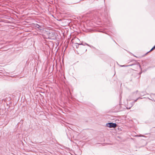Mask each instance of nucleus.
<instances>
[{"instance_id": "nucleus-15", "label": "nucleus", "mask_w": 155, "mask_h": 155, "mask_svg": "<svg viewBox=\"0 0 155 155\" xmlns=\"http://www.w3.org/2000/svg\"><path fill=\"white\" fill-rule=\"evenodd\" d=\"M81 44H79L78 45H81Z\"/></svg>"}, {"instance_id": "nucleus-10", "label": "nucleus", "mask_w": 155, "mask_h": 155, "mask_svg": "<svg viewBox=\"0 0 155 155\" xmlns=\"http://www.w3.org/2000/svg\"><path fill=\"white\" fill-rule=\"evenodd\" d=\"M64 59H62V61L63 62V61H64Z\"/></svg>"}, {"instance_id": "nucleus-5", "label": "nucleus", "mask_w": 155, "mask_h": 155, "mask_svg": "<svg viewBox=\"0 0 155 155\" xmlns=\"http://www.w3.org/2000/svg\"><path fill=\"white\" fill-rule=\"evenodd\" d=\"M136 137H144L143 136V135H136Z\"/></svg>"}, {"instance_id": "nucleus-6", "label": "nucleus", "mask_w": 155, "mask_h": 155, "mask_svg": "<svg viewBox=\"0 0 155 155\" xmlns=\"http://www.w3.org/2000/svg\"><path fill=\"white\" fill-rule=\"evenodd\" d=\"M154 49V48H153H153H152L151 49V50H150V51H149L148 52H149L150 51H152V50H153V49ZM148 53V52H147V53H146V54H147Z\"/></svg>"}, {"instance_id": "nucleus-12", "label": "nucleus", "mask_w": 155, "mask_h": 155, "mask_svg": "<svg viewBox=\"0 0 155 155\" xmlns=\"http://www.w3.org/2000/svg\"><path fill=\"white\" fill-rule=\"evenodd\" d=\"M154 49L155 48V45L153 47Z\"/></svg>"}, {"instance_id": "nucleus-8", "label": "nucleus", "mask_w": 155, "mask_h": 155, "mask_svg": "<svg viewBox=\"0 0 155 155\" xmlns=\"http://www.w3.org/2000/svg\"><path fill=\"white\" fill-rule=\"evenodd\" d=\"M39 93H40V92H41V91H40V89H42V88H41V87H39Z\"/></svg>"}, {"instance_id": "nucleus-9", "label": "nucleus", "mask_w": 155, "mask_h": 155, "mask_svg": "<svg viewBox=\"0 0 155 155\" xmlns=\"http://www.w3.org/2000/svg\"><path fill=\"white\" fill-rule=\"evenodd\" d=\"M39 155H43V154L41 153V154L39 153Z\"/></svg>"}, {"instance_id": "nucleus-2", "label": "nucleus", "mask_w": 155, "mask_h": 155, "mask_svg": "<svg viewBox=\"0 0 155 155\" xmlns=\"http://www.w3.org/2000/svg\"><path fill=\"white\" fill-rule=\"evenodd\" d=\"M39 32H41L42 34L43 33L46 31L45 30V28L43 26V24L42 23L41 24V25H39Z\"/></svg>"}, {"instance_id": "nucleus-13", "label": "nucleus", "mask_w": 155, "mask_h": 155, "mask_svg": "<svg viewBox=\"0 0 155 155\" xmlns=\"http://www.w3.org/2000/svg\"><path fill=\"white\" fill-rule=\"evenodd\" d=\"M130 107H129V108H129V109H130Z\"/></svg>"}, {"instance_id": "nucleus-14", "label": "nucleus", "mask_w": 155, "mask_h": 155, "mask_svg": "<svg viewBox=\"0 0 155 155\" xmlns=\"http://www.w3.org/2000/svg\"><path fill=\"white\" fill-rule=\"evenodd\" d=\"M86 45H88L87 44Z\"/></svg>"}, {"instance_id": "nucleus-3", "label": "nucleus", "mask_w": 155, "mask_h": 155, "mask_svg": "<svg viewBox=\"0 0 155 155\" xmlns=\"http://www.w3.org/2000/svg\"><path fill=\"white\" fill-rule=\"evenodd\" d=\"M139 98H141L140 97H139L138 98H137L136 100H135L132 103V105H131V107H132L133 105L134 104V103H135V102L136 101H137V100Z\"/></svg>"}, {"instance_id": "nucleus-1", "label": "nucleus", "mask_w": 155, "mask_h": 155, "mask_svg": "<svg viewBox=\"0 0 155 155\" xmlns=\"http://www.w3.org/2000/svg\"><path fill=\"white\" fill-rule=\"evenodd\" d=\"M117 125L115 123H108L106 124V126L109 128H115Z\"/></svg>"}, {"instance_id": "nucleus-11", "label": "nucleus", "mask_w": 155, "mask_h": 155, "mask_svg": "<svg viewBox=\"0 0 155 155\" xmlns=\"http://www.w3.org/2000/svg\"><path fill=\"white\" fill-rule=\"evenodd\" d=\"M39 95H40L41 96V97H42V95L40 94H39Z\"/></svg>"}, {"instance_id": "nucleus-4", "label": "nucleus", "mask_w": 155, "mask_h": 155, "mask_svg": "<svg viewBox=\"0 0 155 155\" xmlns=\"http://www.w3.org/2000/svg\"><path fill=\"white\" fill-rule=\"evenodd\" d=\"M135 63H134V64H131L130 65H122L121 66L122 67H127V66H131V65H133Z\"/></svg>"}, {"instance_id": "nucleus-7", "label": "nucleus", "mask_w": 155, "mask_h": 155, "mask_svg": "<svg viewBox=\"0 0 155 155\" xmlns=\"http://www.w3.org/2000/svg\"><path fill=\"white\" fill-rule=\"evenodd\" d=\"M154 49V48H153H153H152L151 49V50H150V51H149L148 52H149L150 51H152V50H153V49ZM148 53V52H147V53H146V54H147Z\"/></svg>"}]
</instances>
